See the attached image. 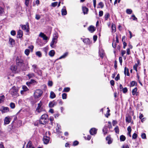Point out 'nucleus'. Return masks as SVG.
Returning a JSON list of instances; mask_svg holds the SVG:
<instances>
[{"instance_id": "1", "label": "nucleus", "mask_w": 148, "mask_h": 148, "mask_svg": "<svg viewBox=\"0 0 148 148\" xmlns=\"http://www.w3.org/2000/svg\"><path fill=\"white\" fill-rule=\"evenodd\" d=\"M16 64L18 66L21 67L24 65L23 60L21 56L17 57L16 60Z\"/></svg>"}, {"instance_id": "2", "label": "nucleus", "mask_w": 148, "mask_h": 148, "mask_svg": "<svg viewBox=\"0 0 148 148\" xmlns=\"http://www.w3.org/2000/svg\"><path fill=\"white\" fill-rule=\"evenodd\" d=\"M18 88L15 86H13L10 90V92L12 95L17 97L18 95Z\"/></svg>"}, {"instance_id": "3", "label": "nucleus", "mask_w": 148, "mask_h": 148, "mask_svg": "<svg viewBox=\"0 0 148 148\" xmlns=\"http://www.w3.org/2000/svg\"><path fill=\"white\" fill-rule=\"evenodd\" d=\"M43 93V91L40 89H37L34 92V96L35 99H37L40 97Z\"/></svg>"}, {"instance_id": "4", "label": "nucleus", "mask_w": 148, "mask_h": 148, "mask_svg": "<svg viewBox=\"0 0 148 148\" xmlns=\"http://www.w3.org/2000/svg\"><path fill=\"white\" fill-rule=\"evenodd\" d=\"M33 71L35 73H37L39 75H41L42 74L41 71L40 70L38 71L37 70L38 67L37 65L36 64H34L32 65Z\"/></svg>"}, {"instance_id": "5", "label": "nucleus", "mask_w": 148, "mask_h": 148, "mask_svg": "<svg viewBox=\"0 0 148 148\" xmlns=\"http://www.w3.org/2000/svg\"><path fill=\"white\" fill-rule=\"evenodd\" d=\"M22 29L25 31L27 32H29V26L28 23H27L26 25H22L21 26Z\"/></svg>"}, {"instance_id": "6", "label": "nucleus", "mask_w": 148, "mask_h": 148, "mask_svg": "<svg viewBox=\"0 0 148 148\" xmlns=\"http://www.w3.org/2000/svg\"><path fill=\"white\" fill-rule=\"evenodd\" d=\"M55 36H54V37L52 39V41L51 43L50 46L51 47H53V45L56 43L57 42V39L58 38L57 36L55 34Z\"/></svg>"}, {"instance_id": "7", "label": "nucleus", "mask_w": 148, "mask_h": 148, "mask_svg": "<svg viewBox=\"0 0 148 148\" xmlns=\"http://www.w3.org/2000/svg\"><path fill=\"white\" fill-rule=\"evenodd\" d=\"M42 104V102H40L38 104V107L36 108V110L38 113L44 111L42 107H41Z\"/></svg>"}, {"instance_id": "8", "label": "nucleus", "mask_w": 148, "mask_h": 148, "mask_svg": "<svg viewBox=\"0 0 148 148\" xmlns=\"http://www.w3.org/2000/svg\"><path fill=\"white\" fill-rule=\"evenodd\" d=\"M0 111L2 113L7 112L9 111V108L7 107L4 106H2L0 108Z\"/></svg>"}, {"instance_id": "9", "label": "nucleus", "mask_w": 148, "mask_h": 148, "mask_svg": "<svg viewBox=\"0 0 148 148\" xmlns=\"http://www.w3.org/2000/svg\"><path fill=\"white\" fill-rule=\"evenodd\" d=\"M49 140V138L47 136H45L43 137V141L45 144H47Z\"/></svg>"}, {"instance_id": "10", "label": "nucleus", "mask_w": 148, "mask_h": 148, "mask_svg": "<svg viewBox=\"0 0 148 148\" xmlns=\"http://www.w3.org/2000/svg\"><path fill=\"white\" fill-rule=\"evenodd\" d=\"M97 130L95 128H91L90 130V132L91 135H93L97 133Z\"/></svg>"}, {"instance_id": "11", "label": "nucleus", "mask_w": 148, "mask_h": 148, "mask_svg": "<svg viewBox=\"0 0 148 148\" xmlns=\"http://www.w3.org/2000/svg\"><path fill=\"white\" fill-rule=\"evenodd\" d=\"M10 118L9 116H7L5 117L4 120V123L5 124H8L10 122Z\"/></svg>"}, {"instance_id": "12", "label": "nucleus", "mask_w": 148, "mask_h": 148, "mask_svg": "<svg viewBox=\"0 0 148 148\" xmlns=\"http://www.w3.org/2000/svg\"><path fill=\"white\" fill-rule=\"evenodd\" d=\"M39 36L42 38L44 40H46L48 39V37L46 36V35L42 32L40 33L39 34Z\"/></svg>"}, {"instance_id": "13", "label": "nucleus", "mask_w": 148, "mask_h": 148, "mask_svg": "<svg viewBox=\"0 0 148 148\" xmlns=\"http://www.w3.org/2000/svg\"><path fill=\"white\" fill-rule=\"evenodd\" d=\"M10 69L14 73H16L17 72V68L15 66H12L11 67Z\"/></svg>"}, {"instance_id": "14", "label": "nucleus", "mask_w": 148, "mask_h": 148, "mask_svg": "<svg viewBox=\"0 0 148 148\" xmlns=\"http://www.w3.org/2000/svg\"><path fill=\"white\" fill-rule=\"evenodd\" d=\"M23 35V32L21 30H19L17 32V38H21Z\"/></svg>"}, {"instance_id": "15", "label": "nucleus", "mask_w": 148, "mask_h": 148, "mask_svg": "<svg viewBox=\"0 0 148 148\" xmlns=\"http://www.w3.org/2000/svg\"><path fill=\"white\" fill-rule=\"evenodd\" d=\"M62 14V15H65L67 14V11L65 6H64L61 10Z\"/></svg>"}, {"instance_id": "16", "label": "nucleus", "mask_w": 148, "mask_h": 148, "mask_svg": "<svg viewBox=\"0 0 148 148\" xmlns=\"http://www.w3.org/2000/svg\"><path fill=\"white\" fill-rule=\"evenodd\" d=\"M82 11L84 14H87L88 11V9L86 7H82Z\"/></svg>"}, {"instance_id": "17", "label": "nucleus", "mask_w": 148, "mask_h": 148, "mask_svg": "<svg viewBox=\"0 0 148 148\" xmlns=\"http://www.w3.org/2000/svg\"><path fill=\"white\" fill-rule=\"evenodd\" d=\"M88 29L91 33L93 32L95 30L94 27L92 25L90 26L88 28Z\"/></svg>"}, {"instance_id": "18", "label": "nucleus", "mask_w": 148, "mask_h": 148, "mask_svg": "<svg viewBox=\"0 0 148 148\" xmlns=\"http://www.w3.org/2000/svg\"><path fill=\"white\" fill-rule=\"evenodd\" d=\"M26 148H35L34 147L32 146V143L31 141H29L28 143Z\"/></svg>"}, {"instance_id": "19", "label": "nucleus", "mask_w": 148, "mask_h": 148, "mask_svg": "<svg viewBox=\"0 0 148 148\" xmlns=\"http://www.w3.org/2000/svg\"><path fill=\"white\" fill-rule=\"evenodd\" d=\"M15 41L14 40L13 38H10L9 39V43L11 45H12L15 44Z\"/></svg>"}, {"instance_id": "20", "label": "nucleus", "mask_w": 148, "mask_h": 148, "mask_svg": "<svg viewBox=\"0 0 148 148\" xmlns=\"http://www.w3.org/2000/svg\"><path fill=\"white\" fill-rule=\"evenodd\" d=\"M124 73L125 75H126V73L127 75L128 76H130V74L129 73V70L128 69H127L126 67H125L124 68Z\"/></svg>"}, {"instance_id": "21", "label": "nucleus", "mask_w": 148, "mask_h": 148, "mask_svg": "<svg viewBox=\"0 0 148 148\" xmlns=\"http://www.w3.org/2000/svg\"><path fill=\"white\" fill-rule=\"evenodd\" d=\"M106 140L108 141V143L109 144H110L112 143V140L110 136H107L106 138Z\"/></svg>"}, {"instance_id": "22", "label": "nucleus", "mask_w": 148, "mask_h": 148, "mask_svg": "<svg viewBox=\"0 0 148 148\" xmlns=\"http://www.w3.org/2000/svg\"><path fill=\"white\" fill-rule=\"evenodd\" d=\"M46 123V121L45 120L42 119L41 118H40V119L39 121V123L40 124L44 125Z\"/></svg>"}, {"instance_id": "23", "label": "nucleus", "mask_w": 148, "mask_h": 148, "mask_svg": "<svg viewBox=\"0 0 148 148\" xmlns=\"http://www.w3.org/2000/svg\"><path fill=\"white\" fill-rule=\"evenodd\" d=\"M49 54L50 56L51 57H53L55 54V52L54 50H51L49 51Z\"/></svg>"}, {"instance_id": "24", "label": "nucleus", "mask_w": 148, "mask_h": 148, "mask_svg": "<svg viewBox=\"0 0 148 148\" xmlns=\"http://www.w3.org/2000/svg\"><path fill=\"white\" fill-rule=\"evenodd\" d=\"M56 102H49V106L50 108L53 107L56 104Z\"/></svg>"}, {"instance_id": "25", "label": "nucleus", "mask_w": 148, "mask_h": 148, "mask_svg": "<svg viewBox=\"0 0 148 148\" xmlns=\"http://www.w3.org/2000/svg\"><path fill=\"white\" fill-rule=\"evenodd\" d=\"M125 139L126 137L122 135L120 136V140L121 141H124L125 140Z\"/></svg>"}, {"instance_id": "26", "label": "nucleus", "mask_w": 148, "mask_h": 148, "mask_svg": "<svg viewBox=\"0 0 148 148\" xmlns=\"http://www.w3.org/2000/svg\"><path fill=\"white\" fill-rule=\"evenodd\" d=\"M137 62V63H136L133 66V69L135 70L136 72L137 71V67L139 64V62Z\"/></svg>"}, {"instance_id": "27", "label": "nucleus", "mask_w": 148, "mask_h": 148, "mask_svg": "<svg viewBox=\"0 0 148 148\" xmlns=\"http://www.w3.org/2000/svg\"><path fill=\"white\" fill-rule=\"evenodd\" d=\"M56 95L53 91H51L50 92V97L52 99L56 97Z\"/></svg>"}, {"instance_id": "28", "label": "nucleus", "mask_w": 148, "mask_h": 148, "mask_svg": "<svg viewBox=\"0 0 148 148\" xmlns=\"http://www.w3.org/2000/svg\"><path fill=\"white\" fill-rule=\"evenodd\" d=\"M126 121L128 123H130L131 121V117L130 116H128L126 117Z\"/></svg>"}, {"instance_id": "29", "label": "nucleus", "mask_w": 148, "mask_h": 148, "mask_svg": "<svg viewBox=\"0 0 148 148\" xmlns=\"http://www.w3.org/2000/svg\"><path fill=\"white\" fill-rule=\"evenodd\" d=\"M112 32H115L116 31V27L115 25L114 24H112L111 26Z\"/></svg>"}, {"instance_id": "30", "label": "nucleus", "mask_w": 148, "mask_h": 148, "mask_svg": "<svg viewBox=\"0 0 148 148\" xmlns=\"http://www.w3.org/2000/svg\"><path fill=\"white\" fill-rule=\"evenodd\" d=\"M27 76H28L29 78L30 79L34 76V74L33 73H31L27 75Z\"/></svg>"}, {"instance_id": "31", "label": "nucleus", "mask_w": 148, "mask_h": 148, "mask_svg": "<svg viewBox=\"0 0 148 148\" xmlns=\"http://www.w3.org/2000/svg\"><path fill=\"white\" fill-rule=\"evenodd\" d=\"M5 100V98L4 95L0 96V102H4Z\"/></svg>"}, {"instance_id": "32", "label": "nucleus", "mask_w": 148, "mask_h": 148, "mask_svg": "<svg viewBox=\"0 0 148 148\" xmlns=\"http://www.w3.org/2000/svg\"><path fill=\"white\" fill-rule=\"evenodd\" d=\"M48 116L46 114H43L42 115V116H41V118L42 119H44L46 120L47 119V118L48 117Z\"/></svg>"}, {"instance_id": "33", "label": "nucleus", "mask_w": 148, "mask_h": 148, "mask_svg": "<svg viewBox=\"0 0 148 148\" xmlns=\"http://www.w3.org/2000/svg\"><path fill=\"white\" fill-rule=\"evenodd\" d=\"M36 55L38 56V57L40 58L42 56V53L40 51H38L36 53Z\"/></svg>"}, {"instance_id": "34", "label": "nucleus", "mask_w": 148, "mask_h": 148, "mask_svg": "<svg viewBox=\"0 0 148 148\" xmlns=\"http://www.w3.org/2000/svg\"><path fill=\"white\" fill-rule=\"evenodd\" d=\"M68 55V53L67 52H66L63 55L61 56V57H60L59 58V59H60L62 58H64L65 57H66Z\"/></svg>"}, {"instance_id": "35", "label": "nucleus", "mask_w": 148, "mask_h": 148, "mask_svg": "<svg viewBox=\"0 0 148 148\" xmlns=\"http://www.w3.org/2000/svg\"><path fill=\"white\" fill-rule=\"evenodd\" d=\"M104 17L105 20H107V19L110 17V14L109 13H107L105 15Z\"/></svg>"}, {"instance_id": "36", "label": "nucleus", "mask_w": 148, "mask_h": 148, "mask_svg": "<svg viewBox=\"0 0 148 148\" xmlns=\"http://www.w3.org/2000/svg\"><path fill=\"white\" fill-rule=\"evenodd\" d=\"M114 130L115 132L117 134H119V127L118 126H116L114 129Z\"/></svg>"}, {"instance_id": "37", "label": "nucleus", "mask_w": 148, "mask_h": 148, "mask_svg": "<svg viewBox=\"0 0 148 148\" xmlns=\"http://www.w3.org/2000/svg\"><path fill=\"white\" fill-rule=\"evenodd\" d=\"M137 88L136 87L132 90V93L133 95H135L136 92L137 91Z\"/></svg>"}, {"instance_id": "38", "label": "nucleus", "mask_w": 148, "mask_h": 148, "mask_svg": "<svg viewBox=\"0 0 148 148\" xmlns=\"http://www.w3.org/2000/svg\"><path fill=\"white\" fill-rule=\"evenodd\" d=\"M126 12L128 14H130L132 12V10L130 9H127L126 10Z\"/></svg>"}, {"instance_id": "39", "label": "nucleus", "mask_w": 148, "mask_h": 148, "mask_svg": "<svg viewBox=\"0 0 148 148\" xmlns=\"http://www.w3.org/2000/svg\"><path fill=\"white\" fill-rule=\"evenodd\" d=\"M10 107L12 109L14 108L15 107V104L13 102H11L10 104Z\"/></svg>"}, {"instance_id": "40", "label": "nucleus", "mask_w": 148, "mask_h": 148, "mask_svg": "<svg viewBox=\"0 0 148 148\" xmlns=\"http://www.w3.org/2000/svg\"><path fill=\"white\" fill-rule=\"evenodd\" d=\"M70 90V88L69 87L65 88L63 91L64 92H68Z\"/></svg>"}, {"instance_id": "41", "label": "nucleus", "mask_w": 148, "mask_h": 148, "mask_svg": "<svg viewBox=\"0 0 148 148\" xmlns=\"http://www.w3.org/2000/svg\"><path fill=\"white\" fill-rule=\"evenodd\" d=\"M23 90L25 91H26L28 90L27 87L25 86H23L22 87Z\"/></svg>"}, {"instance_id": "42", "label": "nucleus", "mask_w": 148, "mask_h": 148, "mask_svg": "<svg viewBox=\"0 0 148 148\" xmlns=\"http://www.w3.org/2000/svg\"><path fill=\"white\" fill-rule=\"evenodd\" d=\"M4 9L1 7H0V15L4 13Z\"/></svg>"}, {"instance_id": "43", "label": "nucleus", "mask_w": 148, "mask_h": 148, "mask_svg": "<svg viewBox=\"0 0 148 148\" xmlns=\"http://www.w3.org/2000/svg\"><path fill=\"white\" fill-rule=\"evenodd\" d=\"M58 3L57 2H55L52 3H51V6L53 7H55L57 6V4H58Z\"/></svg>"}, {"instance_id": "44", "label": "nucleus", "mask_w": 148, "mask_h": 148, "mask_svg": "<svg viewBox=\"0 0 148 148\" xmlns=\"http://www.w3.org/2000/svg\"><path fill=\"white\" fill-rule=\"evenodd\" d=\"M120 90L122 91L124 93H125L127 92V89L126 87H125Z\"/></svg>"}, {"instance_id": "45", "label": "nucleus", "mask_w": 148, "mask_h": 148, "mask_svg": "<svg viewBox=\"0 0 148 148\" xmlns=\"http://www.w3.org/2000/svg\"><path fill=\"white\" fill-rule=\"evenodd\" d=\"M30 51L29 49H26L25 51V54L27 56H28L29 54Z\"/></svg>"}, {"instance_id": "46", "label": "nucleus", "mask_w": 148, "mask_h": 148, "mask_svg": "<svg viewBox=\"0 0 148 148\" xmlns=\"http://www.w3.org/2000/svg\"><path fill=\"white\" fill-rule=\"evenodd\" d=\"M89 41V38H84L83 40V42L85 43H88Z\"/></svg>"}, {"instance_id": "47", "label": "nucleus", "mask_w": 148, "mask_h": 148, "mask_svg": "<svg viewBox=\"0 0 148 148\" xmlns=\"http://www.w3.org/2000/svg\"><path fill=\"white\" fill-rule=\"evenodd\" d=\"M48 86L50 87H51L52 86L53 84V83L51 81H49L48 83Z\"/></svg>"}, {"instance_id": "48", "label": "nucleus", "mask_w": 148, "mask_h": 148, "mask_svg": "<svg viewBox=\"0 0 148 148\" xmlns=\"http://www.w3.org/2000/svg\"><path fill=\"white\" fill-rule=\"evenodd\" d=\"M98 5L100 6L101 8H103L104 7V4L102 2H100L98 4Z\"/></svg>"}, {"instance_id": "49", "label": "nucleus", "mask_w": 148, "mask_h": 148, "mask_svg": "<svg viewBox=\"0 0 148 148\" xmlns=\"http://www.w3.org/2000/svg\"><path fill=\"white\" fill-rule=\"evenodd\" d=\"M103 131L104 132V134L106 135L107 133V128L106 127H104L103 130Z\"/></svg>"}, {"instance_id": "50", "label": "nucleus", "mask_w": 148, "mask_h": 148, "mask_svg": "<svg viewBox=\"0 0 148 148\" xmlns=\"http://www.w3.org/2000/svg\"><path fill=\"white\" fill-rule=\"evenodd\" d=\"M62 98L63 99H66L67 97V94L66 93H64L62 94Z\"/></svg>"}, {"instance_id": "51", "label": "nucleus", "mask_w": 148, "mask_h": 148, "mask_svg": "<svg viewBox=\"0 0 148 148\" xmlns=\"http://www.w3.org/2000/svg\"><path fill=\"white\" fill-rule=\"evenodd\" d=\"M141 137L143 139H146V135L145 133H143L141 134Z\"/></svg>"}, {"instance_id": "52", "label": "nucleus", "mask_w": 148, "mask_h": 148, "mask_svg": "<svg viewBox=\"0 0 148 148\" xmlns=\"http://www.w3.org/2000/svg\"><path fill=\"white\" fill-rule=\"evenodd\" d=\"M107 109H108V110L107 111V113L108 114H106L105 116L106 117H108L110 115V114L109 113L110 112V110H109V108H107Z\"/></svg>"}, {"instance_id": "53", "label": "nucleus", "mask_w": 148, "mask_h": 148, "mask_svg": "<svg viewBox=\"0 0 148 148\" xmlns=\"http://www.w3.org/2000/svg\"><path fill=\"white\" fill-rule=\"evenodd\" d=\"M137 134L135 133H134L132 136V138L133 139H135L137 137Z\"/></svg>"}, {"instance_id": "54", "label": "nucleus", "mask_w": 148, "mask_h": 148, "mask_svg": "<svg viewBox=\"0 0 148 148\" xmlns=\"http://www.w3.org/2000/svg\"><path fill=\"white\" fill-rule=\"evenodd\" d=\"M40 18V15L39 14H36V15L35 18L37 20H39Z\"/></svg>"}, {"instance_id": "55", "label": "nucleus", "mask_w": 148, "mask_h": 148, "mask_svg": "<svg viewBox=\"0 0 148 148\" xmlns=\"http://www.w3.org/2000/svg\"><path fill=\"white\" fill-rule=\"evenodd\" d=\"M103 12L102 11H100L99 12V16L101 17L103 16Z\"/></svg>"}, {"instance_id": "56", "label": "nucleus", "mask_w": 148, "mask_h": 148, "mask_svg": "<svg viewBox=\"0 0 148 148\" xmlns=\"http://www.w3.org/2000/svg\"><path fill=\"white\" fill-rule=\"evenodd\" d=\"M120 79V76L118 74L117 76L115 77V79L116 81H118V80H119Z\"/></svg>"}, {"instance_id": "57", "label": "nucleus", "mask_w": 148, "mask_h": 148, "mask_svg": "<svg viewBox=\"0 0 148 148\" xmlns=\"http://www.w3.org/2000/svg\"><path fill=\"white\" fill-rule=\"evenodd\" d=\"M136 83V82L134 81H132L130 83L131 86H133L135 85Z\"/></svg>"}, {"instance_id": "58", "label": "nucleus", "mask_w": 148, "mask_h": 148, "mask_svg": "<svg viewBox=\"0 0 148 148\" xmlns=\"http://www.w3.org/2000/svg\"><path fill=\"white\" fill-rule=\"evenodd\" d=\"M79 144V142L77 141H75L73 142V145L74 146H76L77 145Z\"/></svg>"}, {"instance_id": "59", "label": "nucleus", "mask_w": 148, "mask_h": 148, "mask_svg": "<svg viewBox=\"0 0 148 148\" xmlns=\"http://www.w3.org/2000/svg\"><path fill=\"white\" fill-rule=\"evenodd\" d=\"M11 34L12 36H14L16 34V32L14 30H12L11 32Z\"/></svg>"}, {"instance_id": "60", "label": "nucleus", "mask_w": 148, "mask_h": 148, "mask_svg": "<svg viewBox=\"0 0 148 148\" xmlns=\"http://www.w3.org/2000/svg\"><path fill=\"white\" fill-rule=\"evenodd\" d=\"M117 62L116 60L114 61V67L115 69H116L117 68Z\"/></svg>"}, {"instance_id": "61", "label": "nucleus", "mask_w": 148, "mask_h": 148, "mask_svg": "<svg viewBox=\"0 0 148 148\" xmlns=\"http://www.w3.org/2000/svg\"><path fill=\"white\" fill-rule=\"evenodd\" d=\"M127 130L128 131V132H131L132 130L131 127L130 126H129L127 127Z\"/></svg>"}, {"instance_id": "62", "label": "nucleus", "mask_w": 148, "mask_h": 148, "mask_svg": "<svg viewBox=\"0 0 148 148\" xmlns=\"http://www.w3.org/2000/svg\"><path fill=\"white\" fill-rule=\"evenodd\" d=\"M127 54L128 55H129L130 54V48L127 49Z\"/></svg>"}, {"instance_id": "63", "label": "nucleus", "mask_w": 148, "mask_h": 148, "mask_svg": "<svg viewBox=\"0 0 148 148\" xmlns=\"http://www.w3.org/2000/svg\"><path fill=\"white\" fill-rule=\"evenodd\" d=\"M97 36L94 35L93 36V40H94V42H95V41H96V40H97Z\"/></svg>"}, {"instance_id": "64", "label": "nucleus", "mask_w": 148, "mask_h": 148, "mask_svg": "<svg viewBox=\"0 0 148 148\" xmlns=\"http://www.w3.org/2000/svg\"><path fill=\"white\" fill-rule=\"evenodd\" d=\"M110 84H111V85L113 86L114 85V81L113 80H112L110 81Z\"/></svg>"}]
</instances>
